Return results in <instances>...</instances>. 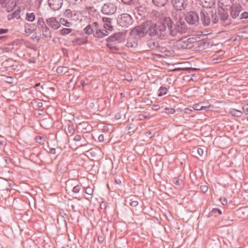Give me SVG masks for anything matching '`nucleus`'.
Here are the masks:
<instances>
[{"label": "nucleus", "mask_w": 248, "mask_h": 248, "mask_svg": "<svg viewBox=\"0 0 248 248\" xmlns=\"http://www.w3.org/2000/svg\"><path fill=\"white\" fill-rule=\"evenodd\" d=\"M10 16H11V17L8 16V19L9 20L13 19V18H15L18 19L20 17V11L16 10V11H15L14 13H13Z\"/></svg>", "instance_id": "obj_37"}, {"label": "nucleus", "mask_w": 248, "mask_h": 248, "mask_svg": "<svg viewBox=\"0 0 248 248\" xmlns=\"http://www.w3.org/2000/svg\"><path fill=\"white\" fill-rule=\"evenodd\" d=\"M235 1V0H219V3L220 7L225 11L230 9Z\"/></svg>", "instance_id": "obj_14"}, {"label": "nucleus", "mask_w": 248, "mask_h": 248, "mask_svg": "<svg viewBox=\"0 0 248 248\" xmlns=\"http://www.w3.org/2000/svg\"><path fill=\"white\" fill-rule=\"evenodd\" d=\"M60 22L63 26H66L67 27H70L72 25L71 22L67 21L64 18H61Z\"/></svg>", "instance_id": "obj_40"}, {"label": "nucleus", "mask_w": 248, "mask_h": 248, "mask_svg": "<svg viewBox=\"0 0 248 248\" xmlns=\"http://www.w3.org/2000/svg\"><path fill=\"white\" fill-rule=\"evenodd\" d=\"M75 132L74 125L73 124H69L68 126V135L72 136Z\"/></svg>", "instance_id": "obj_35"}, {"label": "nucleus", "mask_w": 248, "mask_h": 248, "mask_svg": "<svg viewBox=\"0 0 248 248\" xmlns=\"http://www.w3.org/2000/svg\"><path fill=\"white\" fill-rule=\"evenodd\" d=\"M43 0H35L34 2V7L36 9H38L40 7Z\"/></svg>", "instance_id": "obj_41"}, {"label": "nucleus", "mask_w": 248, "mask_h": 248, "mask_svg": "<svg viewBox=\"0 0 248 248\" xmlns=\"http://www.w3.org/2000/svg\"><path fill=\"white\" fill-rule=\"evenodd\" d=\"M211 11L205 9H202L200 11L201 20L204 26L209 25L211 22Z\"/></svg>", "instance_id": "obj_6"}, {"label": "nucleus", "mask_w": 248, "mask_h": 248, "mask_svg": "<svg viewBox=\"0 0 248 248\" xmlns=\"http://www.w3.org/2000/svg\"><path fill=\"white\" fill-rule=\"evenodd\" d=\"M229 113L233 116L240 117L242 116L243 113L241 111L235 109H231Z\"/></svg>", "instance_id": "obj_26"}, {"label": "nucleus", "mask_w": 248, "mask_h": 248, "mask_svg": "<svg viewBox=\"0 0 248 248\" xmlns=\"http://www.w3.org/2000/svg\"><path fill=\"white\" fill-rule=\"evenodd\" d=\"M81 185H77L73 187L72 191L75 193H78L81 189Z\"/></svg>", "instance_id": "obj_42"}, {"label": "nucleus", "mask_w": 248, "mask_h": 248, "mask_svg": "<svg viewBox=\"0 0 248 248\" xmlns=\"http://www.w3.org/2000/svg\"><path fill=\"white\" fill-rule=\"evenodd\" d=\"M200 3L203 7L209 8L215 3V0H200Z\"/></svg>", "instance_id": "obj_23"}, {"label": "nucleus", "mask_w": 248, "mask_h": 248, "mask_svg": "<svg viewBox=\"0 0 248 248\" xmlns=\"http://www.w3.org/2000/svg\"><path fill=\"white\" fill-rule=\"evenodd\" d=\"M202 104H197L194 105V109L195 110H201V107Z\"/></svg>", "instance_id": "obj_54"}, {"label": "nucleus", "mask_w": 248, "mask_h": 248, "mask_svg": "<svg viewBox=\"0 0 248 248\" xmlns=\"http://www.w3.org/2000/svg\"><path fill=\"white\" fill-rule=\"evenodd\" d=\"M210 105L209 106H201V110H205V109H207V108H209L210 107Z\"/></svg>", "instance_id": "obj_60"}, {"label": "nucleus", "mask_w": 248, "mask_h": 248, "mask_svg": "<svg viewBox=\"0 0 248 248\" xmlns=\"http://www.w3.org/2000/svg\"><path fill=\"white\" fill-rule=\"evenodd\" d=\"M57 72L58 74H61L62 72V67H59L57 69Z\"/></svg>", "instance_id": "obj_58"}, {"label": "nucleus", "mask_w": 248, "mask_h": 248, "mask_svg": "<svg viewBox=\"0 0 248 248\" xmlns=\"http://www.w3.org/2000/svg\"><path fill=\"white\" fill-rule=\"evenodd\" d=\"M104 135L103 134H101L98 137V140L99 141L102 142L104 140Z\"/></svg>", "instance_id": "obj_57"}, {"label": "nucleus", "mask_w": 248, "mask_h": 248, "mask_svg": "<svg viewBox=\"0 0 248 248\" xmlns=\"http://www.w3.org/2000/svg\"><path fill=\"white\" fill-rule=\"evenodd\" d=\"M222 214L221 211L218 208H213L212 210L209 213L210 216H217V215H221Z\"/></svg>", "instance_id": "obj_31"}, {"label": "nucleus", "mask_w": 248, "mask_h": 248, "mask_svg": "<svg viewBox=\"0 0 248 248\" xmlns=\"http://www.w3.org/2000/svg\"><path fill=\"white\" fill-rule=\"evenodd\" d=\"M93 10V7H86L84 8L83 11L88 13H90Z\"/></svg>", "instance_id": "obj_49"}, {"label": "nucleus", "mask_w": 248, "mask_h": 248, "mask_svg": "<svg viewBox=\"0 0 248 248\" xmlns=\"http://www.w3.org/2000/svg\"><path fill=\"white\" fill-rule=\"evenodd\" d=\"M182 181L178 177H175L173 179V183L176 185L179 186L181 184Z\"/></svg>", "instance_id": "obj_44"}, {"label": "nucleus", "mask_w": 248, "mask_h": 248, "mask_svg": "<svg viewBox=\"0 0 248 248\" xmlns=\"http://www.w3.org/2000/svg\"><path fill=\"white\" fill-rule=\"evenodd\" d=\"M36 141L41 145H43L44 143V138L43 137L37 136L35 138Z\"/></svg>", "instance_id": "obj_39"}, {"label": "nucleus", "mask_w": 248, "mask_h": 248, "mask_svg": "<svg viewBox=\"0 0 248 248\" xmlns=\"http://www.w3.org/2000/svg\"><path fill=\"white\" fill-rule=\"evenodd\" d=\"M108 35V31L105 29H99V24H98V28L97 29H95V32L93 33V36L95 37L102 38Z\"/></svg>", "instance_id": "obj_16"}, {"label": "nucleus", "mask_w": 248, "mask_h": 248, "mask_svg": "<svg viewBox=\"0 0 248 248\" xmlns=\"http://www.w3.org/2000/svg\"><path fill=\"white\" fill-rule=\"evenodd\" d=\"M130 205L132 207H136L139 204V202L137 201L134 200L132 199H130Z\"/></svg>", "instance_id": "obj_45"}, {"label": "nucleus", "mask_w": 248, "mask_h": 248, "mask_svg": "<svg viewBox=\"0 0 248 248\" xmlns=\"http://www.w3.org/2000/svg\"><path fill=\"white\" fill-rule=\"evenodd\" d=\"M177 31L176 30V31H172V30H170V34L172 36H175V35H176V34H177Z\"/></svg>", "instance_id": "obj_52"}, {"label": "nucleus", "mask_w": 248, "mask_h": 248, "mask_svg": "<svg viewBox=\"0 0 248 248\" xmlns=\"http://www.w3.org/2000/svg\"><path fill=\"white\" fill-rule=\"evenodd\" d=\"M220 12H216L215 13L211 12V19L213 24L219 23L220 24Z\"/></svg>", "instance_id": "obj_20"}, {"label": "nucleus", "mask_w": 248, "mask_h": 248, "mask_svg": "<svg viewBox=\"0 0 248 248\" xmlns=\"http://www.w3.org/2000/svg\"><path fill=\"white\" fill-rule=\"evenodd\" d=\"M43 17H39L37 20V26L39 29L46 26Z\"/></svg>", "instance_id": "obj_30"}, {"label": "nucleus", "mask_w": 248, "mask_h": 248, "mask_svg": "<svg viewBox=\"0 0 248 248\" xmlns=\"http://www.w3.org/2000/svg\"><path fill=\"white\" fill-rule=\"evenodd\" d=\"M147 29V22H144L140 25L134 27L129 32L130 36H138L139 38H141L144 37L148 35L146 33V30Z\"/></svg>", "instance_id": "obj_2"}, {"label": "nucleus", "mask_w": 248, "mask_h": 248, "mask_svg": "<svg viewBox=\"0 0 248 248\" xmlns=\"http://www.w3.org/2000/svg\"><path fill=\"white\" fill-rule=\"evenodd\" d=\"M68 3L75 4L78 0H66Z\"/></svg>", "instance_id": "obj_61"}, {"label": "nucleus", "mask_w": 248, "mask_h": 248, "mask_svg": "<svg viewBox=\"0 0 248 248\" xmlns=\"http://www.w3.org/2000/svg\"><path fill=\"white\" fill-rule=\"evenodd\" d=\"M242 109L244 113L246 114H248V104L244 105L242 107Z\"/></svg>", "instance_id": "obj_50"}, {"label": "nucleus", "mask_w": 248, "mask_h": 248, "mask_svg": "<svg viewBox=\"0 0 248 248\" xmlns=\"http://www.w3.org/2000/svg\"><path fill=\"white\" fill-rule=\"evenodd\" d=\"M46 23L49 27L54 30H57L61 26L60 23L57 20L55 17H53L47 18L46 20Z\"/></svg>", "instance_id": "obj_12"}, {"label": "nucleus", "mask_w": 248, "mask_h": 248, "mask_svg": "<svg viewBox=\"0 0 248 248\" xmlns=\"http://www.w3.org/2000/svg\"><path fill=\"white\" fill-rule=\"evenodd\" d=\"M104 237L102 236H99L98 237V241L100 244L102 243V242L104 241Z\"/></svg>", "instance_id": "obj_55"}, {"label": "nucleus", "mask_w": 248, "mask_h": 248, "mask_svg": "<svg viewBox=\"0 0 248 248\" xmlns=\"http://www.w3.org/2000/svg\"><path fill=\"white\" fill-rule=\"evenodd\" d=\"M138 39L135 36H130L128 37L126 46L128 47H136L138 46Z\"/></svg>", "instance_id": "obj_19"}, {"label": "nucleus", "mask_w": 248, "mask_h": 248, "mask_svg": "<svg viewBox=\"0 0 248 248\" xmlns=\"http://www.w3.org/2000/svg\"><path fill=\"white\" fill-rule=\"evenodd\" d=\"M42 32V36L45 37L46 39L49 40L52 37L51 31L48 28V27L46 25L43 28L40 29Z\"/></svg>", "instance_id": "obj_21"}, {"label": "nucleus", "mask_w": 248, "mask_h": 248, "mask_svg": "<svg viewBox=\"0 0 248 248\" xmlns=\"http://www.w3.org/2000/svg\"><path fill=\"white\" fill-rule=\"evenodd\" d=\"M82 136L80 135H77L74 138V140L75 141H79L82 140Z\"/></svg>", "instance_id": "obj_48"}, {"label": "nucleus", "mask_w": 248, "mask_h": 248, "mask_svg": "<svg viewBox=\"0 0 248 248\" xmlns=\"http://www.w3.org/2000/svg\"><path fill=\"white\" fill-rule=\"evenodd\" d=\"M197 153L200 156H202L203 154V151L202 148H199L197 149Z\"/></svg>", "instance_id": "obj_53"}, {"label": "nucleus", "mask_w": 248, "mask_h": 248, "mask_svg": "<svg viewBox=\"0 0 248 248\" xmlns=\"http://www.w3.org/2000/svg\"><path fill=\"white\" fill-rule=\"evenodd\" d=\"M80 84L84 87L87 84L85 83V81L84 80H80Z\"/></svg>", "instance_id": "obj_64"}, {"label": "nucleus", "mask_w": 248, "mask_h": 248, "mask_svg": "<svg viewBox=\"0 0 248 248\" xmlns=\"http://www.w3.org/2000/svg\"><path fill=\"white\" fill-rule=\"evenodd\" d=\"M185 19L186 22L190 25H197L200 21L199 15L195 11H190L187 13Z\"/></svg>", "instance_id": "obj_5"}, {"label": "nucleus", "mask_w": 248, "mask_h": 248, "mask_svg": "<svg viewBox=\"0 0 248 248\" xmlns=\"http://www.w3.org/2000/svg\"><path fill=\"white\" fill-rule=\"evenodd\" d=\"M208 189V187L207 186L202 185L200 187V190L203 193H205L207 191Z\"/></svg>", "instance_id": "obj_46"}, {"label": "nucleus", "mask_w": 248, "mask_h": 248, "mask_svg": "<svg viewBox=\"0 0 248 248\" xmlns=\"http://www.w3.org/2000/svg\"><path fill=\"white\" fill-rule=\"evenodd\" d=\"M165 110L167 111L166 112L168 114H173L175 112V109L173 108H166Z\"/></svg>", "instance_id": "obj_43"}, {"label": "nucleus", "mask_w": 248, "mask_h": 248, "mask_svg": "<svg viewBox=\"0 0 248 248\" xmlns=\"http://www.w3.org/2000/svg\"><path fill=\"white\" fill-rule=\"evenodd\" d=\"M147 46V50H156L160 47L159 43L158 41L150 39L146 41Z\"/></svg>", "instance_id": "obj_15"}, {"label": "nucleus", "mask_w": 248, "mask_h": 248, "mask_svg": "<svg viewBox=\"0 0 248 248\" xmlns=\"http://www.w3.org/2000/svg\"><path fill=\"white\" fill-rule=\"evenodd\" d=\"M167 89L165 87L161 86L158 91V96H162L167 93Z\"/></svg>", "instance_id": "obj_32"}, {"label": "nucleus", "mask_w": 248, "mask_h": 248, "mask_svg": "<svg viewBox=\"0 0 248 248\" xmlns=\"http://www.w3.org/2000/svg\"><path fill=\"white\" fill-rule=\"evenodd\" d=\"M12 184L5 180H0V191L8 190L10 187H12Z\"/></svg>", "instance_id": "obj_22"}, {"label": "nucleus", "mask_w": 248, "mask_h": 248, "mask_svg": "<svg viewBox=\"0 0 248 248\" xmlns=\"http://www.w3.org/2000/svg\"><path fill=\"white\" fill-rule=\"evenodd\" d=\"M97 28L98 22L96 21L93 22L92 24L88 25L84 29V33L88 35L92 34H93L95 32V29H97Z\"/></svg>", "instance_id": "obj_13"}, {"label": "nucleus", "mask_w": 248, "mask_h": 248, "mask_svg": "<svg viewBox=\"0 0 248 248\" xmlns=\"http://www.w3.org/2000/svg\"><path fill=\"white\" fill-rule=\"evenodd\" d=\"M153 108L155 110H157L160 108V107L158 105H153Z\"/></svg>", "instance_id": "obj_59"}, {"label": "nucleus", "mask_w": 248, "mask_h": 248, "mask_svg": "<svg viewBox=\"0 0 248 248\" xmlns=\"http://www.w3.org/2000/svg\"><path fill=\"white\" fill-rule=\"evenodd\" d=\"M192 111V110L188 108H186L185 109V112L186 113H190V112Z\"/></svg>", "instance_id": "obj_63"}, {"label": "nucleus", "mask_w": 248, "mask_h": 248, "mask_svg": "<svg viewBox=\"0 0 248 248\" xmlns=\"http://www.w3.org/2000/svg\"><path fill=\"white\" fill-rule=\"evenodd\" d=\"M49 153L51 154L54 155L56 154V149L53 148H50L49 149Z\"/></svg>", "instance_id": "obj_56"}, {"label": "nucleus", "mask_w": 248, "mask_h": 248, "mask_svg": "<svg viewBox=\"0 0 248 248\" xmlns=\"http://www.w3.org/2000/svg\"><path fill=\"white\" fill-rule=\"evenodd\" d=\"M121 1L125 4L130 5L134 3V0H121Z\"/></svg>", "instance_id": "obj_47"}, {"label": "nucleus", "mask_w": 248, "mask_h": 248, "mask_svg": "<svg viewBox=\"0 0 248 248\" xmlns=\"http://www.w3.org/2000/svg\"><path fill=\"white\" fill-rule=\"evenodd\" d=\"M48 5L53 11L60 10L62 7L63 0H48Z\"/></svg>", "instance_id": "obj_9"}, {"label": "nucleus", "mask_w": 248, "mask_h": 248, "mask_svg": "<svg viewBox=\"0 0 248 248\" xmlns=\"http://www.w3.org/2000/svg\"><path fill=\"white\" fill-rule=\"evenodd\" d=\"M73 16V12L72 11L69 9H66L64 12H63V16L67 18H70Z\"/></svg>", "instance_id": "obj_38"}, {"label": "nucleus", "mask_w": 248, "mask_h": 248, "mask_svg": "<svg viewBox=\"0 0 248 248\" xmlns=\"http://www.w3.org/2000/svg\"><path fill=\"white\" fill-rule=\"evenodd\" d=\"M84 140L83 141V144L80 145V146H84L87 145V141L86 140L84 137H83Z\"/></svg>", "instance_id": "obj_62"}, {"label": "nucleus", "mask_w": 248, "mask_h": 248, "mask_svg": "<svg viewBox=\"0 0 248 248\" xmlns=\"http://www.w3.org/2000/svg\"><path fill=\"white\" fill-rule=\"evenodd\" d=\"M238 19L243 20L244 22L245 20L248 21V12H244L239 15Z\"/></svg>", "instance_id": "obj_33"}, {"label": "nucleus", "mask_w": 248, "mask_h": 248, "mask_svg": "<svg viewBox=\"0 0 248 248\" xmlns=\"http://www.w3.org/2000/svg\"><path fill=\"white\" fill-rule=\"evenodd\" d=\"M168 0H152L153 3L157 7H164L167 3Z\"/></svg>", "instance_id": "obj_24"}, {"label": "nucleus", "mask_w": 248, "mask_h": 248, "mask_svg": "<svg viewBox=\"0 0 248 248\" xmlns=\"http://www.w3.org/2000/svg\"><path fill=\"white\" fill-rule=\"evenodd\" d=\"M93 189L90 186L87 187L85 189V193L87 194L89 197H86L85 198L87 200H89L92 198L93 194Z\"/></svg>", "instance_id": "obj_28"}, {"label": "nucleus", "mask_w": 248, "mask_h": 248, "mask_svg": "<svg viewBox=\"0 0 248 248\" xmlns=\"http://www.w3.org/2000/svg\"><path fill=\"white\" fill-rule=\"evenodd\" d=\"M117 23L119 26L124 27H128L132 25L133 20L132 16L128 14H122L117 18Z\"/></svg>", "instance_id": "obj_3"}, {"label": "nucleus", "mask_w": 248, "mask_h": 248, "mask_svg": "<svg viewBox=\"0 0 248 248\" xmlns=\"http://www.w3.org/2000/svg\"><path fill=\"white\" fill-rule=\"evenodd\" d=\"M231 19L229 18L228 13L225 11L220 12V24L227 26L231 24Z\"/></svg>", "instance_id": "obj_11"}, {"label": "nucleus", "mask_w": 248, "mask_h": 248, "mask_svg": "<svg viewBox=\"0 0 248 248\" xmlns=\"http://www.w3.org/2000/svg\"><path fill=\"white\" fill-rule=\"evenodd\" d=\"M117 2H108L104 4L101 8V12L103 14L107 15H112L114 14L117 10Z\"/></svg>", "instance_id": "obj_4"}, {"label": "nucleus", "mask_w": 248, "mask_h": 248, "mask_svg": "<svg viewBox=\"0 0 248 248\" xmlns=\"http://www.w3.org/2000/svg\"><path fill=\"white\" fill-rule=\"evenodd\" d=\"M179 45L185 49L190 48L191 47V44H189L187 40H181L179 42Z\"/></svg>", "instance_id": "obj_25"}, {"label": "nucleus", "mask_w": 248, "mask_h": 248, "mask_svg": "<svg viewBox=\"0 0 248 248\" xmlns=\"http://www.w3.org/2000/svg\"><path fill=\"white\" fill-rule=\"evenodd\" d=\"M124 40V35L122 33L118 32L109 36L106 39V41L108 43L116 44L121 43Z\"/></svg>", "instance_id": "obj_7"}, {"label": "nucleus", "mask_w": 248, "mask_h": 248, "mask_svg": "<svg viewBox=\"0 0 248 248\" xmlns=\"http://www.w3.org/2000/svg\"><path fill=\"white\" fill-rule=\"evenodd\" d=\"M102 21L104 22V28L108 31H112L113 29V26L111 25L112 19L108 17H102Z\"/></svg>", "instance_id": "obj_18"}, {"label": "nucleus", "mask_w": 248, "mask_h": 248, "mask_svg": "<svg viewBox=\"0 0 248 248\" xmlns=\"http://www.w3.org/2000/svg\"><path fill=\"white\" fill-rule=\"evenodd\" d=\"M35 16L34 13H27L26 15L25 19L26 20L32 22L35 20Z\"/></svg>", "instance_id": "obj_29"}, {"label": "nucleus", "mask_w": 248, "mask_h": 248, "mask_svg": "<svg viewBox=\"0 0 248 248\" xmlns=\"http://www.w3.org/2000/svg\"><path fill=\"white\" fill-rule=\"evenodd\" d=\"M231 16L233 18H236L239 16L240 12L242 11V6L241 4L235 1V2L230 8Z\"/></svg>", "instance_id": "obj_8"}, {"label": "nucleus", "mask_w": 248, "mask_h": 248, "mask_svg": "<svg viewBox=\"0 0 248 248\" xmlns=\"http://www.w3.org/2000/svg\"><path fill=\"white\" fill-rule=\"evenodd\" d=\"M8 31L7 29H0V34L6 33Z\"/></svg>", "instance_id": "obj_51"}, {"label": "nucleus", "mask_w": 248, "mask_h": 248, "mask_svg": "<svg viewBox=\"0 0 248 248\" xmlns=\"http://www.w3.org/2000/svg\"><path fill=\"white\" fill-rule=\"evenodd\" d=\"M175 29L179 33H185L187 30L186 23L180 20L177 21L175 24Z\"/></svg>", "instance_id": "obj_17"}, {"label": "nucleus", "mask_w": 248, "mask_h": 248, "mask_svg": "<svg viewBox=\"0 0 248 248\" xmlns=\"http://www.w3.org/2000/svg\"><path fill=\"white\" fill-rule=\"evenodd\" d=\"M60 31L62 35L64 36L70 33L72 31V30L69 28H63Z\"/></svg>", "instance_id": "obj_34"}, {"label": "nucleus", "mask_w": 248, "mask_h": 248, "mask_svg": "<svg viewBox=\"0 0 248 248\" xmlns=\"http://www.w3.org/2000/svg\"><path fill=\"white\" fill-rule=\"evenodd\" d=\"M116 44L108 43L107 42L106 44V46L108 47L110 50L112 51L117 50L118 48L115 45Z\"/></svg>", "instance_id": "obj_36"}, {"label": "nucleus", "mask_w": 248, "mask_h": 248, "mask_svg": "<svg viewBox=\"0 0 248 248\" xmlns=\"http://www.w3.org/2000/svg\"><path fill=\"white\" fill-rule=\"evenodd\" d=\"M100 152V150L98 148H91L87 151L89 154L90 156L93 157H94L96 156L98 153Z\"/></svg>", "instance_id": "obj_27"}, {"label": "nucleus", "mask_w": 248, "mask_h": 248, "mask_svg": "<svg viewBox=\"0 0 248 248\" xmlns=\"http://www.w3.org/2000/svg\"><path fill=\"white\" fill-rule=\"evenodd\" d=\"M163 19H160L157 23L147 22L146 33L151 37H157L160 39L165 40L168 38V34L167 28L170 30L171 28V20L169 17L163 16Z\"/></svg>", "instance_id": "obj_1"}, {"label": "nucleus", "mask_w": 248, "mask_h": 248, "mask_svg": "<svg viewBox=\"0 0 248 248\" xmlns=\"http://www.w3.org/2000/svg\"><path fill=\"white\" fill-rule=\"evenodd\" d=\"M172 4L177 10L185 9L187 5V0H172Z\"/></svg>", "instance_id": "obj_10"}]
</instances>
